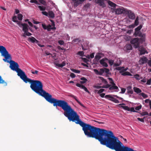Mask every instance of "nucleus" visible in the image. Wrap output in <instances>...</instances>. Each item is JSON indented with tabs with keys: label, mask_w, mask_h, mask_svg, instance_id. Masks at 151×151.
<instances>
[{
	"label": "nucleus",
	"mask_w": 151,
	"mask_h": 151,
	"mask_svg": "<svg viewBox=\"0 0 151 151\" xmlns=\"http://www.w3.org/2000/svg\"><path fill=\"white\" fill-rule=\"evenodd\" d=\"M62 109L64 111V115L70 121L79 124L82 127L85 134L88 137L95 138L101 144L116 151H135L131 148L123 146L111 131L97 128L81 121L76 112L68 103Z\"/></svg>",
	"instance_id": "1"
},
{
	"label": "nucleus",
	"mask_w": 151,
	"mask_h": 151,
	"mask_svg": "<svg viewBox=\"0 0 151 151\" xmlns=\"http://www.w3.org/2000/svg\"><path fill=\"white\" fill-rule=\"evenodd\" d=\"M22 80L25 83L29 82L30 84V87L32 90L43 97L48 102L51 104H53L54 106L57 107L58 106L62 109L67 103L65 101L52 98L50 94L43 89L42 83L40 81L32 80L28 78L26 76Z\"/></svg>",
	"instance_id": "2"
},
{
	"label": "nucleus",
	"mask_w": 151,
	"mask_h": 151,
	"mask_svg": "<svg viewBox=\"0 0 151 151\" xmlns=\"http://www.w3.org/2000/svg\"><path fill=\"white\" fill-rule=\"evenodd\" d=\"M6 60L7 61H8ZM9 62L10 63L9 67L12 70L16 71L17 73V75L19 76L20 78L22 79L24 78L26 76L25 73L21 69L19 68V65L17 63L12 60H10Z\"/></svg>",
	"instance_id": "3"
},
{
	"label": "nucleus",
	"mask_w": 151,
	"mask_h": 151,
	"mask_svg": "<svg viewBox=\"0 0 151 151\" xmlns=\"http://www.w3.org/2000/svg\"><path fill=\"white\" fill-rule=\"evenodd\" d=\"M0 52L1 55L5 58L3 59V60L5 62H8L9 61H7L6 60L8 59H11V55L9 53L5 47L3 46L0 45Z\"/></svg>",
	"instance_id": "4"
},
{
	"label": "nucleus",
	"mask_w": 151,
	"mask_h": 151,
	"mask_svg": "<svg viewBox=\"0 0 151 151\" xmlns=\"http://www.w3.org/2000/svg\"><path fill=\"white\" fill-rule=\"evenodd\" d=\"M19 26L20 27H22V30L24 33L22 36V37H26V36H29L32 35L31 33L28 32L29 29L28 27V26L27 24H22L21 22Z\"/></svg>",
	"instance_id": "5"
},
{
	"label": "nucleus",
	"mask_w": 151,
	"mask_h": 151,
	"mask_svg": "<svg viewBox=\"0 0 151 151\" xmlns=\"http://www.w3.org/2000/svg\"><path fill=\"white\" fill-rule=\"evenodd\" d=\"M140 38L139 39L138 38H135L132 39L130 41L131 44L134 45V48H137L139 47L140 43H142L141 42Z\"/></svg>",
	"instance_id": "6"
},
{
	"label": "nucleus",
	"mask_w": 151,
	"mask_h": 151,
	"mask_svg": "<svg viewBox=\"0 0 151 151\" xmlns=\"http://www.w3.org/2000/svg\"><path fill=\"white\" fill-rule=\"evenodd\" d=\"M134 35L135 37L138 36L141 37L140 41L141 42H144L145 40V35L144 34H142L140 31L135 30V32L134 34Z\"/></svg>",
	"instance_id": "7"
},
{
	"label": "nucleus",
	"mask_w": 151,
	"mask_h": 151,
	"mask_svg": "<svg viewBox=\"0 0 151 151\" xmlns=\"http://www.w3.org/2000/svg\"><path fill=\"white\" fill-rule=\"evenodd\" d=\"M125 13L128 15L129 18L132 19H134L135 18V16L134 13L129 10H127L125 11Z\"/></svg>",
	"instance_id": "8"
},
{
	"label": "nucleus",
	"mask_w": 151,
	"mask_h": 151,
	"mask_svg": "<svg viewBox=\"0 0 151 151\" xmlns=\"http://www.w3.org/2000/svg\"><path fill=\"white\" fill-rule=\"evenodd\" d=\"M105 98L106 99L110 98L108 99L115 103H119V101L118 100L115 99L110 95H106L105 96Z\"/></svg>",
	"instance_id": "9"
},
{
	"label": "nucleus",
	"mask_w": 151,
	"mask_h": 151,
	"mask_svg": "<svg viewBox=\"0 0 151 151\" xmlns=\"http://www.w3.org/2000/svg\"><path fill=\"white\" fill-rule=\"evenodd\" d=\"M109 83L112 85V86H111V87L109 88V90H112L114 89H118V88L117 86H116L114 82L113 81H110Z\"/></svg>",
	"instance_id": "10"
},
{
	"label": "nucleus",
	"mask_w": 151,
	"mask_h": 151,
	"mask_svg": "<svg viewBox=\"0 0 151 151\" xmlns=\"http://www.w3.org/2000/svg\"><path fill=\"white\" fill-rule=\"evenodd\" d=\"M148 60L147 58L143 56L142 58H141L139 60V62L140 65H142L144 63H146Z\"/></svg>",
	"instance_id": "11"
},
{
	"label": "nucleus",
	"mask_w": 151,
	"mask_h": 151,
	"mask_svg": "<svg viewBox=\"0 0 151 151\" xmlns=\"http://www.w3.org/2000/svg\"><path fill=\"white\" fill-rule=\"evenodd\" d=\"M127 10V9H125L124 8L121 9L119 8L116 9L115 12L116 14H120L123 13L124 12H125V11Z\"/></svg>",
	"instance_id": "12"
},
{
	"label": "nucleus",
	"mask_w": 151,
	"mask_h": 151,
	"mask_svg": "<svg viewBox=\"0 0 151 151\" xmlns=\"http://www.w3.org/2000/svg\"><path fill=\"white\" fill-rule=\"evenodd\" d=\"M28 40L33 43H38L39 42V41L36 40L33 37H29L28 39Z\"/></svg>",
	"instance_id": "13"
},
{
	"label": "nucleus",
	"mask_w": 151,
	"mask_h": 151,
	"mask_svg": "<svg viewBox=\"0 0 151 151\" xmlns=\"http://www.w3.org/2000/svg\"><path fill=\"white\" fill-rule=\"evenodd\" d=\"M106 60H108L107 58H103L100 60L99 62L101 65H102L103 66L107 67H108V65L107 63L105 62Z\"/></svg>",
	"instance_id": "14"
},
{
	"label": "nucleus",
	"mask_w": 151,
	"mask_h": 151,
	"mask_svg": "<svg viewBox=\"0 0 151 151\" xmlns=\"http://www.w3.org/2000/svg\"><path fill=\"white\" fill-rule=\"evenodd\" d=\"M139 50L140 52V55H142L145 54L146 53H147V51L145 50V48L143 47H140L139 48Z\"/></svg>",
	"instance_id": "15"
},
{
	"label": "nucleus",
	"mask_w": 151,
	"mask_h": 151,
	"mask_svg": "<svg viewBox=\"0 0 151 151\" xmlns=\"http://www.w3.org/2000/svg\"><path fill=\"white\" fill-rule=\"evenodd\" d=\"M96 3L99 4L100 6H102L103 7L105 6L104 0H97Z\"/></svg>",
	"instance_id": "16"
},
{
	"label": "nucleus",
	"mask_w": 151,
	"mask_h": 151,
	"mask_svg": "<svg viewBox=\"0 0 151 151\" xmlns=\"http://www.w3.org/2000/svg\"><path fill=\"white\" fill-rule=\"evenodd\" d=\"M127 93L128 94H132L133 93V91L131 86H128L127 88Z\"/></svg>",
	"instance_id": "17"
},
{
	"label": "nucleus",
	"mask_w": 151,
	"mask_h": 151,
	"mask_svg": "<svg viewBox=\"0 0 151 151\" xmlns=\"http://www.w3.org/2000/svg\"><path fill=\"white\" fill-rule=\"evenodd\" d=\"M125 104H124V103H122V104H119L118 105L119 106H121V107L123 109H124L126 110H127V111H129V107H128V106H122V105H125Z\"/></svg>",
	"instance_id": "18"
},
{
	"label": "nucleus",
	"mask_w": 151,
	"mask_h": 151,
	"mask_svg": "<svg viewBox=\"0 0 151 151\" xmlns=\"http://www.w3.org/2000/svg\"><path fill=\"white\" fill-rule=\"evenodd\" d=\"M12 21L15 22H16L19 25L21 22L17 20V17L16 16H14L12 19Z\"/></svg>",
	"instance_id": "19"
},
{
	"label": "nucleus",
	"mask_w": 151,
	"mask_h": 151,
	"mask_svg": "<svg viewBox=\"0 0 151 151\" xmlns=\"http://www.w3.org/2000/svg\"><path fill=\"white\" fill-rule=\"evenodd\" d=\"M70 96L73 98L74 99H75V100L79 104V105H80L81 106H84L83 105V104H82L78 100V99H77V97L73 95H70Z\"/></svg>",
	"instance_id": "20"
},
{
	"label": "nucleus",
	"mask_w": 151,
	"mask_h": 151,
	"mask_svg": "<svg viewBox=\"0 0 151 151\" xmlns=\"http://www.w3.org/2000/svg\"><path fill=\"white\" fill-rule=\"evenodd\" d=\"M85 0H78V1H75V2L74 3V6L75 7H77L81 3L85 1Z\"/></svg>",
	"instance_id": "21"
},
{
	"label": "nucleus",
	"mask_w": 151,
	"mask_h": 151,
	"mask_svg": "<svg viewBox=\"0 0 151 151\" xmlns=\"http://www.w3.org/2000/svg\"><path fill=\"white\" fill-rule=\"evenodd\" d=\"M133 89L134 91L137 93H140L142 92V91L141 89L135 87H134Z\"/></svg>",
	"instance_id": "22"
},
{
	"label": "nucleus",
	"mask_w": 151,
	"mask_h": 151,
	"mask_svg": "<svg viewBox=\"0 0 151 151\" xmlns=\"http://www.w3.org/2000/svg\"><path fill=\"white\" fill-rule=\"evenodd\" d=\"M48 15L50 18L52 19H53L55 17V14L54 12L51 11L49 12Z\"/></svg>",
	"instance_id": "23"
},
{
	"label": "nucleus",
	"mask_w": 151,
	"mask_h": 151,
	"mask_svg": "<svg viewBox=\"0 0 151 151\" xmlns=\"http://www.w3.org/2000/svg\"><path fill=\"white\" fill-rule=\"evenodd\" d=\"M125 47L127 50H131L132 48V45L129 44H127L125 46Z\"/></svg>",
	"instance_id": "24"
},
{
	"label": "nucleus",
	"mask_w": 151,
	"mask_h": 151,
	"mask_svg": "<svg viewBox=\"0 0 151 151\" xmlns=\"http://www.w3.org/2000/svg\"><path fill=\"white\" fill-rule=\"evenodd\" d=\"M65 65V63L64 62H63L61 64L57 63L56 64V65L58 67L62 68Z\"/></svg>",
	"instance_id": "25"
},
{
	"label": "nucleus",
	"mask_w": 151,
	"mask_h": 151,
	"mask_svg": "<svg viewBox=\"0 0 151 151\" xmlns=\"http://www.w3.org/2000/svg\"><path fill=\"white\" fill-rule=\"evenodd\" d=\"M55 27H52L51 26L50 24H49L48 26H47V30L48 31H50L51 29H55Z\"/></svg>",
	"instance_id": "26"
},
{
	"label": "nucleus",
	"mask_w": 151,
	"mask_h": 151,
	"mask_svg": "<svg viewBox=\"0 0 151 151\" xmlns=\"http://www.w3.org/2000/svg\"><path fill=\"white\" fill-rule=\"evenodd\" d=\"M82 49L84 50H87L88 48V44L86 43V45H84V44L81 45Z\"/></svg>",
	"instance_id": "27"
},
{
	"label": "nucleus",
	"mask_w": 151,
	"mask_h": 151,
	"mask_svg": "<svg viewBox=\"0 0 151 151\" xmlns=\"http://www.w3.org/2000/svg\"><path fill=\"white\" fill-rule=\"evenodd\" d=\"M108 2L109 5L113 7H115L116 5V4L110 1H108Z\"/></svg>",
	"instance_id": "28"
},
{
	"label": "nucleus",
	"mask_w": 151,
	"mask_h": 151,
	"mask_svg": "<svg viewBox=\"0 0 151 151\" xmlns=\"http://www.w3.org/2000/svg\"><path fill=\"white\" fill-rule=\"evenodd\" d=\"M0 84H4L5 86L7 85V83L3 80L1 76H0Z\"/></svg>",
	"instance_id": "29"
},
{
	"label": "nucleus",
	"mask_w": 151,
	"mask_h": 151,
	"mask_svg": "<svg viewBox=\"0 0 151 151\" xmlns=\"http://www.w3.org/2000/svg\"><path fill=\"white\" fill-rule=\"evenodd\" d=\"M105 91V89H101L99 90H95V92H97L98 94H100L102 93L103 92Z\"/></svg>",
	"instance_id": "30"
},
{
	"label": "nucleus",
	"mask_w": 151,
	"mask_h": 151,
	"mask_svg": "<svg viewBox=\"0 0 151 151\" xmlns=\"http://www.w3.org/2000/svg\"><path fill=\"white\" fill-rule=\"evenodd\" d=\"M122 75L123 76H132V75L128 71H125V72L122 74Z\"/></svg>",
	"instance_id": "31"
},
{
	"label": "nucleus",
	"mask_w": 151,
	"mask_h": 151,
	"mask_svg": "<svg viewBox=\"0 0 151 151\" xmlns=\"http://www.w3.org/2000/svg\"><path fill=\"white\" fill-rule=\"evenodd\" d=\"M139 24V18L138 17H137L134 21V24L135 26H137Z\"/></svg>",
	"instance_id": "32"
},
{
	"label": "nucleus",
	"mask_w": 151,
	"mask_h": 151,
	"mask_svg": "<svg viewBox=\"0 0 151 151\" xmlns=\"http://www.w3.org/2000/svg\"><path fill=\"white\" fill-rule=\"evenodd\" d=\"M105 71L104 68H101L99 71V75H102Z\"/></svg>",
	"instance_id": "33"
},
{
	"label": "nucleus",
	"mask_w": 151,
	"mask_h": 151,
	"mask_svg": "<svg viewBox=\"0 0 151 151\" xmlns=\"http://www.w3.org/2000/svg\"><path fill=\"white\" fill-rule=\"evenodd\" d=\"M23 16L22 14H19L18 15L17 18L19 20H22V19Z\"/></svg>",
	"instance_id": "34"
},
{
	"label": "nucleus",
	"mask_w": 151,
	"mask_h": 151,
	"mask_svg": "<svg viewBox=\"0 0 151 151\" xmlns=\"http://www.w3.org/2000/svg\"><path fill=\"white\" fill-rule=\"evenodd\" d=\"M38 7L40 9L41 11H44L46 9L45 7L43 6H38Z\"/></svg>",
	"instance_id": "35"
},
{
	"label": "nucleus",
	"mask_w": 151,
	"mask_h": 151,
	"mask_svg": "<svg viewBox=\"0 0 151 151\" xmlns=\"http://www.w3.org/2000/svg\"><path fill=\"white\" fill-rule=\"evenodd\" d=\"M77 54L81 56H83L84 54V52L83 51H80L78 52Z\"/></svg>",
	"instance_id": "36"
},
{
	"label": "nucleus",
	"mask_w": 151,
	"mask_h": 151,
	"mask_svg": "<svg viewBox=\"0 0 151 151\" xmlns=\"http://www.w3.org/2000/svg\"><path fill=\"white\" fill-rule=\"evenodd\" d=\"M71 70L73 72L76 73H79L81 72L79 70H77L73 69H71Z\"/></svg>",
	"instance_id": "37"
},
{
	"label": "nucleus",
	"mask_w": 151,
	"mask_h": 151,
	"mask_svg": "<svg viewBox=\"0 0 151 151\" xmlns=\"http://www.w3.org/2000/svg\"><path fill=\"white\" fill-rule=\"evenodd\" d=\"M134 77L136 80H140V75L138 74H136L134 75Z\"/></svg>",
	"instance_id": "38"
},
{
	"label": "nucleus",
	"mask_w": 151,
	"mask_h": 151,
	"mask_svg": "<svg viewBox=\"0 0 151 151\" xmlns=\"http://www.w3.org/2000/svg\"><path fill=\"white\" fill-rule=\"evenodd\" d=\"M82 88L84 89V91L86 92H87L88 93H90L89 91L88 90L87 88L86 87H85V86H82Z\"/></svg>",
	"instance_id": "39"
},
{
	"label": "nucleus",
	"mask_w": 151,
	"mask_h": 151,
	"mask_svg": "<svg viewBox=\"0 0 151 151\" xmlns=\"http://www.w3.org/2000/svg\"><path fill=\"white\" fill-rule=\"evenodd\" d=\"M82 88L84 89V91L86 92H87L88 93H90L89 91L88 90L87 88L86 87H85V86H82Z\"/></svg>",
	"instance_id": "40"
},
{
	"label": "nucleus",
	"mask_w": 151,
	"mask_h": 151,
	"mask_svg": "<svg viewBox=\"0 0 151 151\" xmlns=\"http://www.w3.org/2000/svg\"><path fill=\"white\" fill-rule=\"evenodd\" d=\"M30 2L32 3H34L37 4H40L39 3L37 0H30Z\"/></svg>",
	"instance_id": "41"
},
{
	"label": "nucleus",
	"mask_w": 151,
	"mask_h": 151,
	"mask_svg": "<svg viewBox=\"0 0 151 151\" xmlns=\"http://www.w3.org/2000/svg\"><path fill=\"white\" fill-rule=\"evenodd\" d=\"M142 27V26L141 25H140L138 26L135 29V30H137L139 31L141 29Z\"/></svg>",
	"instance_id": "42"
},
{
	"label": "nucleus",
	"mask_w": 151,
	"mask_h": 151,
	"mask_svg": "<svg viewBox=\"0 0 151 151\" xmlns=\"http://www.w3.org/2000/svg\"><path fill=\"white\" fill-rule=\"evenodd\" d=\"M124 68V67H116V69L118 70H119L120 71V70H123V69Z\"/></svg>",
	"instance_id": "43"
},
{
	"label": "nucleus",
	"mask_w": 151,
	"mask_h": 151,
	"mask_svg": "<svg viewBox=\"0 0 151 151\" xmlns=\"http://www.w3.org/2000/svg\"><path fill=\"white\" fill-rule=\"evenodd\" d=\"M141 95L144 98H146L148 97V96L144 93H142Z\"/></svg>",
	"instance_id": "44"
},
{
	"label": "nucleus",
	"mask_w": 151,
	"mask_h": 151,
	"mask_svg": "<svg viewBox=\"0 0 151 151\" xmlns=\"http://www.w3.org/2000/svg\"><path fill=\"white\" fill-rule=\"evenodd\" d=\"M108 62L110 65H112L114 63V61L111 60H108Z\"/></svg>",
	"instance_id": "45"
},
{
	"label": "nucleus",
	"mask_w": 151,
	"mask_h": 151,
	"mask_svg": "<svg viewBox=\"0 0 151 151\" xmlns=\"http://www.w3.org/2000/svg\"><path fill=\"white\" fill-rule=\"evenodd\" d=\"M142 108V106L141 105H139V106H138L137 107H136L135 108V109L136 110H137V111H138L139 110V109H141Z\"/></svg>",
	"instance_id": "46"
},
{
	"label": "nucleus",
	"mask_w": 151,
	"mask_h": 151,
	"mask_svg": "<svg viewBox=\"0 0 151 151\" xmlns=\"http://www.w3.org/2000/svg\"><path fill=\"white\" fill-rule=\"evenodd\" d=\"M128 69V68L127 67L125 69L124 68L123 69V70H120V71H119V73H123V72H124V71H126Z\"/></svg>",
	"instance_id": "47"
},
{
	"label": "nucleus",
	"mask_w": 151,
	"mask_h": 151,
	"mask_svg": "<svg viewBox=\"0 0 151 151\" xmlns=\"http://www.w3.org/2000/svg\"><path fill=\"white\" fill-rule=\"evenodd\" d=\"M101 58V57L99 55H96L95 57V58L97 60H99Z\"/></svg>",
	"instance_id": "48"
},
{
	"label": "nucleus",
	"mask_w": 151,
	"mask_h": 151,
	"mask_svg": "<svg viewBox=\"0 0 151 151\" xmlns=\"http://www.w3.org/2000/svg\"><path fill=\"white\" fill-rule=\"evenodd\" d=\"M141 115L142 116H145V115H148L149 114L147 111H144V112H142V113L141 114Z\"/></svg>",
	"instance_id": "49"
},
{
	"label": "nucleus",
	"mask_w": 151,
	"mask_h": 151,
	"mask_svg": "<svg viewBox=\"0 0 151 151\" xmlns=\"http://www.w3.org/2000/svg\"><path fill=\"white\" fill-rule=\"evenodd\" d=\"M104 70H105V72L107 74H109V69H107L106 68H104Z\"/></svg>",
	"instance_id": "50"
},
{
	"label": "nucleus",
	"mask_w": 151,
	"mask_h": 151,
	"mask_svg": "<svg viewBox=\"0 0 151 151\" xmlns=\"http://www.w3.org/2000/svg\"><path fill=\"white\" fill-rule=\"evenodd\" d=\"M135 25L134 24H132L128 26L127 27L129 28H133L135 27Z\"/></svg>",
	"instance_id": "51"
},
{
	"label": "nucleus",
	"mask_w": 151,
	"mask_h": 151,
	"mask_svg": "<svg viewBox=\"0 0 151 151\" xmlns=\"http://www.w3.org/2000/svg\"><path fill=\"white\" fill-rule=\"evenodd\" d=\"M32 73L33 74H38V73L39 72L38 71L36 70L35 71H33L32 70L31 71Z\"/></svg>",
	"instance_id": "52"
},
{
	"label": "nucleus",
	"mask_w": 151,
	"mask_h": 151,
	"mask_svg": "<svg viewBox=\"0 0 151 151\" xmlns=\"http://www.w3.org/2000/svg\"><path fill=\"white\" fill-rule=\"evenodd\" d=\"M126 89L124 88H121V91L120 92L121 93H124L126 91Z\"/></svg>",
	"instance_id": "53"
},
{
	"label": "nucleus",
	"mask_w": 151,
	"mask_h": 151,
	"mask_svg": "<svg viewBox=\"0 0 151 151\" xmlns=\"http://www.w3.org/2000/svg\"><path fill=\"white\" fill-rule=\"evenodd\" d=\"M58 43L60 45H63L64 44V42L63 40H60L58 41Z\"/></svg>",
	"instance_id": "54"
},
{
	"label": "nucleus",
	"mask_w": 151,
	"mask_h": 151,
	"mask_svg": "<svg viewBox=\"0 0 151 151\" xmlns=\"http://www.w3.org/2000/svg\"><path fill=\"white\" fill-rule=\"evenodd\" d=\"M42 26L43 28L45 29H47V26L44 23H42Z\"/></svg>",
	"instance_id": "55"
},
{
	"label": "nucleus",
	"mask_w": 151,
	"mask_h": 151,
	"mask_svg": "<svg viewBox=\"0 0 151 151\" xmlns=\"http://www.w3.org/2000/svg\"><path fill=\"white\" fill-rule=\"evenodd\" d=\"M129 111L133 112H137V111H136L134 110V108L133 107H131V108H129Z\"/></svg>",
	"instance_id": "56"
},
{
	"label": "nucleus",
	"mask_w": 151,
	"mask_h": 151,
	"mask_svg": "<svg viewBox=\"0 0 151 151\" xmlns=\"http://www.w3.org/2000/svg\"><path fill=\"white\" fill-rule=\"evenodd\" d=\"M93 71L96 74L99 75V71L97 69H94L93 70Z\"/></svg>",
	"instance_id": "57"
},
{
	"label": "nucleus",
	"mask_w": 151,
	"mask_h": 151,
	"mask_svg": "<svg viewBox=\"0 0 151 151\" xmlns=\"http://www.w3.org/2000/svg\"><path fill=\"white\" fill-rule=\"evenodd\" d=\"M106 85H105V88H109L110 87H111V85H109L108 84V83L107 84H105Z\"/></svg>",
	"instance_id": "58"
},
{
	"label": "nucleus",
	"mask_w": 151,
	"mask_h": 151,
	"mask_svg": "<svg viewBox=\"0 0 151 151\" xmlns=\"http://www.w3.org/2000/svg\"><path fill=\"white\" fill-rule=\"evenodd\" d=\"M144 119H142V118H137V119L138 121H141L142 122H144Z\"/></svg>",
	"instance_id": "59"
},
{
	"label": "nucleus",
	"mask_w": 151,
	"mask_h": 151,
	"mask_svg": "<svg viewBox=\"0 0 151 151\" xmlns=\"http://www.w3.org/2000/svg\"><path fill=\"white\" fill-rule=\"evenodd\" d=\"M42 13L44 15H45L46 16H48V13L46 11H44L42 12Z\"/></svg>",
	"instance_id": "60"
},
{
	"label": "nucleus",
	"mask_w": 151,
	"mask_h": 151,
	"mask_svg": "<svg viewBox=\"0 0 151 151\" xmlns=\"http://www.w3.org/2000/svg\"><path fill=\"white\" fill-rule=\"evenodd\" d=\"M81 80L83 81H86V82L87 81V79L84 77L81 78Z\"/></svg>",
	"instance_id": "61"
},
{
	"label": "nucleus",
	"mask_w": 151,
	"mask_h": 151,
	"mask_svg": "<svg viewBox=\"0 0 151 151\" xmlns=\"http://www.w3.org/2000/svg\"><path fill=\"white\" fill-rule=\"evenodd\" d=\"M151 83V78L148 80L147 81L146 84L147 85H150Z\"/></svg>",
	"instance_id": "62"
},
{
	"label": "nucleus",
	"mask_w": 151,
	"mask_h": 151,
	"mask_svg": "<svg viewBox=\"0 0 151 151\" xmlns=\"http://www.w3.org/2000/svg\"><path fill=\"white\" fill-rule=\"evenodd\" d=\"M75 75L73 73H71L70 74V76L72 78H75Z\"/></svg>",
	"instance_id": "63"
},
{
	"label": "nucleus",
	"mask_w": 151,
	"mask_h": 151,
	"mask_svg": "<svg viewBox=\"0 0 151 151\" xmlns=\"http://www.w3.org/2000/svg\"><path fill=\"white\" fill-rule=\"evenodd\" d=\"M147 63L148 65L151 67V58L150 60H148L147 61Z\"/></svg>",
	"instance_id": "64"
}]
</instances>
